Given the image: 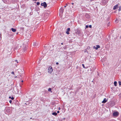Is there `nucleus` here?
<instances>
[{
  "instance_id": "nucleus-39",
  "label": "nucleus",
  "mask_w": 121,
  "mask_h": 121,
  "mask_svg": "<svg viewBox=\"0 0 121 121\" xmlns=\"http://www.w3.org/2000/svg\"><path fill=\"white\" fill-rule=\"evenodd\" d=\"M60 108H59V109L60 110Z\"/></svg>"
},
{
  "instance_id": "nucleus-16",
  "label": "nucleus",
  "mask_w": 121,
  "mask_h": 121,
  "mask_svg": "<svg viewBox=\"0 0 121 121\" xmlns=\"http://www.w3.org/2000/svg\"><path fill=\"white\" fill-rule=\"evenodd\" d=\"M40 100L41 101L43 102L44 100V99L43 97H42L40 98Z\"/></svg>"
},
{
  "instance_id": "nucleus-26",
  "label": "nucleus",
  "mask_w": 121,
  "mask_h": 121,
  "mask_svg": "<svg viewBox=\"0 0 121 121\" xmlns=\"http://www.w3.org/2000/svg\"><path fill=\"white\" fill-rule=\"evenodd\" d=\"M15 61L17 62V63H18V62H17V60H15Z\"/></svg>"
},
{
  "instance_id": "nucleus-36",
  "label": "nucleus",
  "mask_w": 121,
  "mask_h": 121,
  "mask_svg": "<svg viewBox=\"0 0 121 121\" xmlns=\"http://www.w3.org/2000/svg\"><path fill=\"white\" fill-rule=\"evenodd\" d=\"M21 82H23V80Z\"/></svg>"
},
{
  "instance_id": "nucleus-9",
  "label": "nucleus",
  "mask_w": 121,
  "mask_h": 121,
  "mask_svg": "<svg viewBox=\"0 0 121 121\" xmlns=\"http://www.w3.org/2000/svg\"><path fill=\"white\" fill-rule=\"evenodd\" d=\"M107 102L106 99L105 98L103 100L102 102V103H105Z\"/></svg>"
},
{
  "instance_id": "nucleus-33",
  "label": "nucleus",
  "mask_w": 121,
  "mask_h": 121,
  "mask_svg": "<svg viewBox=\"0 0 121 121\" xmlns=\"http://www.w3.org/2000/svg\"><path fill=\"white\" fill-rule=\"evenodd\" d=\"M86 27H88V26H86Z\"/></svg>"
},
{
  "instance_id": "nucleus-24",
  "label": "nucleus",
  "mask_w": 121,
  "mask_h": 121,
  "mask_svg": "<svg viewBox=\"0 0 121 121\" xmlns=\"http://www.w3.org/2000/svg\"><path fill=\"white\" fill-rule=\"evenodd\" d=\"M14 98L13 97H12L11 98V99L12 100H13L14 99Z\"/></svg>"
},
{
  "instance_id": "nucleus-34",
  "label": "nucleus",
  "mask_w": 121,
  "mask_h": 121,
  "mask_svg": "<svg viewBox=\"0 0 121 121\" xmlns=\"http://www.w3.org/2000/svg\"><path fill=\"white\" fill-rule=\"evenodd\" d=\"M66 6H67L68 4H66Z\"/></svg>"
},
{
  "instance_id": "nucleus-8",
  "label": "nucleus",
  "mask_w": 121,
  "mask_h": 121,
  "mask_svg": "<svg viewBox=\"0 0 121 121\" xmlns=\"http://www.w3.org/2000/svg\"><path fill=\"white\" fill-rule=\"evenodd\" d=\"M118 7V5H116L114 6L113 7V9L114 10H115L116 9H117V8Z\"/></svg>"
},
{
  "instance_id": "nucleus-3",
  "label": "nucleus",
  "mask_w": 121,
  "mask_h": 121,
  "mask_svg": "<svg viewBox=\"0 0 121 121\" xmlns=\"http://www.w3.org/2000/svg\"><path fill=\"white\" fill-rule=\"evenodd\" d=\"M53 69L52 67L51 66H49L48 69V72L50 73H51Z\"/></svg>"
},
{
  "instance_id": "nucleus-5",
  "label": "nucleus",
  "mask_w": 121,
  "mask_h": 121,
  "mask_svg": "<svg viewBox=\"0 0 121 121\" xmlns=\"http://www.w3.org/2000/svg\"><path fill=\"white\" fill-rule=\"evenodd\" d=\"M119 113L117 112H114L113 114V116H118L119 115Z\"/></svg>"
},
{
  "instance_id": "nucleus-38",
  "label": "nucleus",
  "mask_w": 121,
  "mask_h": 121,
  "mask_svg": "<svg viewBox=\"0 0 121 121\" xmlns=\"http://www.w3.org/2000/svg\"><path fill=\"white\" fill-rule=\"evenodd\" d=\"M99 75V73H98V74H97V75Z\"/></svg>"
},
{
  "instance_id": "nucleus-21",
  "label": "nucleus",
  "mask_w": 121,
  "mask_h": 121,
  "mask_svg": "<svg viewBox=\"0 0 121 121\" xmlns=\"http://www.w3.org/2000/svg\"><path fill=\"white\" fill-rule=\"evenodd\" d=\"M12 100H10L9 101V102L10 103H12Z\"/></svg>"
},
{
  "instance_id": "nucleus-6",
  "label": "nucleus",
  "mask_w": 121,
  "mask_h": 121,
  "mask_svg": "<svg viewBox=\"0 0 121 121\" xmlns=\"http://www.w3.org/2000/svg\"><path fill=\"white\" fill-rule=\"evenodd\" d=\"M107 2V0H103L102 1V5H105Z\"/></svg>"
},
{
  "instance_id": "nucleus-12",
  "label": "nucleus",
  "mask_w": 121,
  "mask_h": 121,
  "mask_svg": "<svg viewBox=\"0 0 121 121\" xmlns=\"http://www.w3.org/2000/svg\"><path fill=\"white\" fill-rule=\"evenodd\" d=\"M96 47L95 48L96 50H97L98 48H100V46L98 45H97L96 46Z\"/></svg>"
},
{
  "instance_id": "nucleus-14",
  "label": "nucleus",
  "mask_w": 121,
  "mask_h": 121,
  "mask_svg": "<svg viewBox=\"0 0 121 121\" xmlns=\"http://www.w3.org/2000/svg\"><path fill=\"white\" fill-rule=\"evenodd\" d=\"M52 90V89L51 88H48V91L49 92H52V91H51Z\"/></svg>"
},
{
  "instance_id": "nucleus-4",
  "label": "nucleus",
  "mask_w": 121,
  "mask_h": 121,
  "mask_svg": "<svg viewBox=\"0 0 121 121\" xmlns=\"http://www.w3.org/2000/svg\"><path fill=\"white\" fill-rule=\"evenodd\" d=\"M41 5L42 6H43L44 8H46L47 6L46 3L45 2H44L43 3H41Z\"/></svg>"
},
{
  "instance_id": "nucleus-13",
  "label": "nucleus",
  "mask_w": 121,
  "mask_h": 121,
  "mask_svg": "<svg viewBox=\"0 0 121 121\" xmlns=\"http://www.w3.org/2000/svg\"><path fill=\"white\" fill-rule=\"evenodd\" d=\"M52 114L53 115H54L55 116H56L57 115V114L56 113V112H53L52 113Z\"/></svg>"
},
{
  "instance_id": "nucleus-40",
  "label": "nucleus",
  "mask_w": 121,
  "mask_h": 121,
  "mask_svg": "<svg viewBox=\"0 0 121 121\" xmlns=\"http://www.w3.org/2000/svg\"><path fill=\"white\" fill-rule=\"evenodd\" d=\"M61 44H62H62H63V43H61Z\"/></svg>"
},
{
  "instance_id": "nucleus-44",
  "label": "nucleus",
  "mask_w": 121,
  "mask_h": 121,
  "mask_svg": "<svg viewBox=\"0 0 121 121\" xmlns=\"http://www.w3.org/2000/svg\"><path fill=\"white\" fill-rule=\"evenodd\" d=\"M86 52V51H85L84 52Z\"/></svg>"
},
{
  "instance_id": "nucleus-30",
  "label": "nucleus",
  "mask_w": 121,
  "mask_h": 121,
  "mask_svg": "<svg viewBox=\"0 0 121 121\" xmlns=\"http://www.w3.org/2000/svg\"><path fill=\"white\" fill-rule=\"evenodd\" d=\"M71 4H72L73 5V4H74V3H71Z\"/></svg>"
},
{
  "instance_id": "nucleus-2",
  "label": "nucleus",
  "mask_w": 121,
  "mask_h": 121,
  "mask_svg": "<svg viewBox=\"0 0 121 121\" xmlns=\"http://www.w3.org/2000/svg\"><path fill=\"white\" fill-rule=\"evenodd\" d=\"M64 9L63 7H61L60 10V14L62 15L64 12Z\"/></svg>"
},
{
  "instance_id": "nucleus-17",
  "label": "nucleus",
  "mask_w": 121,
  "mask_h": 121,
  "mask_svg": "<svg viewBox=\"0 0 121 121\" xmlns=\"http://www.w3.org/2000/svg\"><path fill=\"white\" fill-rule=\"evenodd\" d=\"M119 9H118V11H120L121 10V6H119Z\"/></svg>"
},
{
  "instance_id": "nucleus-37",
  "label": "nucleus",
  "mask_w": 121,
  "mask_h": 121,
  "mask_svg": "<svg viewBox=\"0 0 121 121\" xmlns=\"http://www.w3.org/2000/svg\"><path fill=\"white\" fill-rule=\"evenodd\" d=\"M119 84L120 85H121V84H120V83H119Z\"/></svg>"
},
{
  "instance_id": "nucleus-10",
  "label": "nucleus",
  "mask_w": 121,
  "mask_h": 121,
  "mask_svg": "<svg viewBox=\"0 0 121 121\" xmlns=\"http://www.w3.org/2000/svg\"><path fill=\"white\" fill-rule=\"evenodd\" d=\"M33 45L34 46H37L38 45V43L36 42H35L34 43Z\"/></svg>"
},
{
  "instance_id": "nucleus-25",
  "label": "nucleus",
  "mask_w": 121,
  "mask_h": 121,
  "mask_svg": "<svg viewBox=\"0 0 121 121\" xmlns=\"http://www.w3.org/2000/svg\"><path fill=\"white\" fill-rule=\"evenodd\" d=\"M90 47L89 46H88L87 47V49H90Z\"/></svg>"
},
{
  "instance_id": "nucleus-18",
  "label": "nucleus",
  "mask_w": 121,
  "mask_h": 121,
  "mask_svg": "<svg viewBox=\"0 0 121 121\" xmlns=\"http://www.w3.org/2000/svg\"><path fill=\"white\" fill-rule=\"evenodd\" d=\"M86 16V17H89V15L88 14H86L85 15Z\"/></svg>"
},
{
  "instance_id": "nucleus-41",
  "label": "nucleus",
  "mask_w": 121,
  "mask_h": 121,
  "mask_svg": "<svg viewBox=\"0 0 121 121\" xmlns=\"http://www.w3.org/2000/svg\"><path fill=\"white\" fill-rule=\"evenodd\" d=\"M120 95L121 96V93L120 94Z\"/></svg>"
},
{
  "instance_id": "nucleus-20",
  "label": "nucleus",
  "mask_w": 121,
  "mask_h": 121,
  "mask_svg": "<svg viewBox=\"0 0 121 121\" xmlns=\"http://www.w3.org/2000/svg\"><path fill=\"white\" fill-rule=\"evenodd\" d=\"M40 3L39 2H37V5H39L40 4Z\"/></svg>"
},
{
  "instance_id": "nucleus-23",
  "label": "nucleus",
  "mask_w": 121,
  "mask_h": 121,
  "mask_svg": "<svg viewBox=\"0 0 121 121\" xmlns=\"http://www.w3.org/2000/svg\"><path fill=\"white\" fill-rule=\"evenodd\" d=\"M11 73L13 74H14V72L13 71L11 72Z\"/></svg>"
},
{
  "instance_id": "nucleus-42",
  "label": "nucleus",
  "mask_w": 121,
  "mask_h": 121,
  "mask_svg": "<svg viewBox=\"0 0 121 121\" xmlns=\"http://www.w3.org/2000/svg\"><path fill=\"white\" fill-rule=\"evenodd\" d=\"M32 119V117L30 118V119Z\"/></svg>"
},
{
  "instance_id": "nucleus-32",
  "label": "nucleus",
  "mask_w": 121,
  "mask_h": 121,
  "mask_svg": "<svg viewBox=\"0 0 121 121\" xmlns=\"http://www.w3.org/2000/svg\"><path fill=\"white\" fill-rule=\"evenodd\" d=\"M9 98H11V97H10H10H9Z\"/></svg>"
},
{
  "instance_id": "nucleus-29",
  "label": "nucleus",
  "mask_w": 121,
  "mask_h": 121,
  "mask_svg": "<svg viewBox=\"0 0 121 121\" xmlns=\"http://www.w3.org/2000/svg\"><path fill=\"white\" fill-rule=\"evenodd\" d=\"M57 113H59V111H58L57 112Z\"/></svg>"
},
{
  "instance_id": "nucleus-31",
  "label": "nucleus",
  "mask_w": 121,
  "mask_h": 121,
  "mask_svg": "<svg viewBox=\"0 0 121 121\" xmlns=\"http://www.w3.org/2000/svg\"><path fill=\"white\" fill-rule=\"evenodd\" d=\"M95 46H94V47H93V48H95Z\"/></svg>"
},
{
  "instance_id": "nucleus-43",
  "label": "nucleus",
  "mask_w": 121,
  "mask_h": 121,
  "mask_svg": "<svg viewBox=\"0 0 121 121\" xmlns=\"http://www.w3.org/2000/svg\"><path fill=\"white\" fill-rule=\"evenodd\" d=\"M18 34V33H17V34Z\"/></svg>"
},
{
  "instance_id": "nucleus-15",
  "label": "nucleus",
  "mask_w": 121,
  "mask_h": 121,
  "mask_svg": "<svg viewBox=\"0 0 121 121\" xmlns=\"http://www.w3.org/2000/svg\"><path fill=\"white\" fill-rule=\"evenodd\" d=\"M117 82L116 81H115L114 82V85L115 86H117Z\"/></svg>"
},
{
  "instance_id": "nucleus-35",
  "label": "nucleus",
  "mask_w": 121,
  "mask_h": 121,
  "mask_svg": "<svg viewBox=\"0 0 121 121\" xmlns=\"http://www.w3.org/2000/svg\"><path fill=\"white\" fill-rule=\"evenodd\" d=\"M66 6H65L64 7V8H65L66 7Z\"/></svg>"
},
{
  "instance_id": "nucleus-28",
  "label": "nucleus",
  "mask_w": 121,
  "mask_h": 121,
  "mask_svg": "<svg viewBox=\"0 0 121 121\" xmlns=\"http://www.w3.org/2000/svg\"><path fill=\"white\" fill-rule=\"evenodd\" d=\"M56 64L57 65H58V64H59V63L58 62H56Z\"/></svg>"
},
{
  "instance_id": "nucleus-7",
  "label": "nucleus",
  "mask_w": 121,
  "mask_h": 121,
  "mask_svg": "<svg viewBox=\"0 0 121 121\" xmlns=\"http://www.w3.org/2000/svg\"><path fill=\"white\" fill-rule=\"evenodd\" d=\"M70 30V29L69 28H68L67 29V31H66V32L67 34H69V33L68 32Z\"/></svg>"
},
{
  "instance_id": "nucleus-1",
  "label": "nucleus",
  "mask_w": 121,
  "mask_h": 121,
  "mask_svg": "<svg viewBox=\"0 0 121 121\" xmlns=\"http://www.w3.org/2000/svg\"><path fill=\"white\" fill-rule=\"evenodd\" d=\"M76 33L78 34V35L81 34L82 32L80 29L79 28H77L75 30Z\"/></svg>"
},
{
  "instance_id": "nucleus-22",
  "label": "nucleus",
  "mask_w": 121,
  "mask_h": 121,
  "mask_svg": "<svg viewBox=\"0 0 121 121\" xmlns=\"http://www.w3.org/2000/svg\"><path fill=\"white\" fill-rule=\"evenodd\" d=\"M89 27L90 28H91L92 27L91 25H90L89 26Z\"/></svg>"
},
{
  "instance_id": "nucleus-11",
  "label": "nucleus",
  "mask_w": 121,
  "mask_h": 121,
  "mask_svg": "<svg viewBox=\"0 0 121 121\" xmlns=\"http://www.w3.org/2000/svg\"><path fill=\"white\" fill-rule=\"evenodd\" d=\"M11 30L13 32H15L16 31V29H14L13 28H11Z\"/></svg>"
},
{
  "instance_id": "nucleus-19",
  "label": "nucleus",
  "mask_w": 121,
  "mask_h": 121,
  "mask_svg": "<svg viewBox=\"0 0 121 121\" xmlns=\"http://www.w3.org/2000/svg\"><path fill=\"white\" fill-rule=\"evenodd\" d=\"M82 66H83V68H85H85H85V66H84V64H82Z\"/></svg>"
},
{
  "instance_id": "nucleus-27",
  "label": "nucleus",
  "mask_w": 121,
  "mask_h": 121,
  "mask_svg": "<svg viewBox=\"0 0 121 121\" xmlns=\"http://www.w3.org/2000/svg\"><path fill=\"white\" fill-rule=\"evenodd\" d=\"M31 35H28V36L29 37V38H30L31 37Z\"/></svg>"
}]
</instances>
